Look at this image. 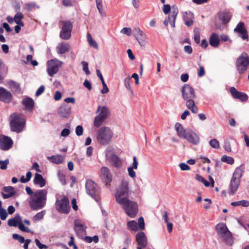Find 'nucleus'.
Returning a JSON list of instances; mask_svg holds the SVG:
<instances>
[{"label":"nucleus","mask_w":249,"mask_h":249,"mask_svg":"<svg viewBox=\"0 0 249 249\" xmlns=\"http://www.w3.org/2000/svg\"><path fill=\"white\" fill-rule=\"evenodd\" d=\"M34 183L39 186L40 187H43L45 186L46 182L41 174L36 173L34 179Z\"/></svg>","instance_id":"a878e982"},{"label":"nucleus","mask_w":249,"mask_h":249,"mask_svg":"<svg viewBox=\"0 0 249 249\" xmlns=\"http://www.w3.org/2000/svg\"><path fill=\"white\" fill-rule=\"evenodd\" d=\"M240 180L237 178H234L232 177L231 179V183L230 185V192L229 194L233 195L235 192L237 190L239 184H240Z\"/></svg>","instance_id":"5701e85b"},{"label":"nucleus","mask_w":249,"mask_h":249,"mask_svg":"<svg viewBox=\"0 0 249 249\" xmlns=\"http://www.w3.org/2000/svg\"><path fill=\"white\" fill-rule=\"evenodd\" d=\"M215 230L218 234H220L225 239H229L231 237V233L228 230L226 224L224 223H218L215 227Z\"/></svg>","instance_id":"9b49d317"},{"label":"nucleus","mask_w":249,"mask_h":249,"mask_svg":"<svg viewBox=\"0 0 249 249\" xmlns=\"http://www.w3.org/2000/svg\"><path fill=\"white\" fill-rule=\"evenodd\" d=\"M45 90V87L43 85L40 86L36 91V95L38 96L41 95Z\"/></svg>","instance_id":"338daca9"},{"label":"nucleus","mask_w":249,"mask_h":249,"mask_svg":"<svg viewBox=\"0 0 249 249\" xmlns=\"http://www.w3.org/2000/svg\"><path fill=\"white\" fill-rule=\"evenodd\" d=\"M9 161L8 159H6L4 161H0V169L1 170H5L7 169V165L9 164Z\"/></svg>","instance_id":"4d7b16f0"},{"label":"nucleus","mask_w":249,"mask_h":249,"mask_svg":"<svg viewBox=\"0 0 249 249\" xmlns=\"http://www.w3.org/2000/svg\"><path fill=\"white\" fill-rule=\"evenodd\" d=\"M196 179L198 181L202 182L206 187H208L210 186V182L207 181L203 177L199 175H196Z\"/></svg>","instance_id":"49530a36"},{"label":"nucleus","mask_w":249,"mask_h":249,"mask_svg":"<svg viewBox=\"0 0 249 249\" xmlns=\"http://www.w3.org/2000/svg\"><path fill=\"white\" fill-rule=\"evenodd\" d=\"M244 170L245 166L244 164H242L239 167H237L233 174L232 177L234 178H237L240 180V178L244 172Z\"/></svg>","instance_id":"7c9ffc66"},{"label":"nucleus","mask_w":249,"mask_h":249,"mask_svg":"<svg viewBox=\"0 0 249 249\" xmlns=\"http://www.w3.org/2000/svg\"><path fill=\"white\" fill-rule=\"evenodd\" d=\"M3 191L5 192V193H2L1 194L3 198L4 199L12 197V196L15 195L16 193L14 187L12 186H7L3 187Z\"/></svg>","instance_id":"393cba45"},{"label":"nucleus","mask_w":249,"mask_h":249,"mask_svg":"<svg viewBox=\"0 0 249 249\" xmlns=\"http://www.w3.org/2000/svg\"><path fill=\"white\" fill-rule=\"evenodd\" d=\"M22 105L24 106V109L29 111H32L35 106L33 99L30 97H26L22 101Z\"/></svg>","instance_id":"4be33fe9"},{"label":"nucleus","mask_w":249,"mask_h":249,"mask_svg":"<svg viewBox=\"0 0 249 249\" xmlns=\"http://www.w3.org/2000/svg\"><path fill=\"white\" fill-rule=\"evenodd\" d=\"M8 216V213L5 209L2 208H0V218L2 220H4L6 219Z\"/></svg>","instance_id":"3c124183"},{"label":"nucleus","mask_w":249,"mask_h":249,"mask_svg":"<svg viewBox=\"0 0 249 249\" xmlns=\"http://www.w3.org/2000/svg\"><path fill=\"white\" fill-rule=\"evenodd\" d=\"M10 118L11 131L18 133L21 132L25 126V120L15 114H12Z\"/></svg>","instance_id":"39448f33"},{"label":"nucleus","mask_w":249,"mask_h":249,"mask_svg":"<svg viewBox=\"0 0 249 249\" xmlns=\"http://www.w3.org/2000/svg\"><path fill=\"white\" fill-rule=\"evenodd\" d=\"M100 110V112L98 116H99L106 120L110 114L109 109L106 106L101 107L100 106H99L97 112H99Z\"/></svg>","instance_id":"bb28decb"},{"label":"nucleus","mask_w":249,"mask_h":249,"mask_svg":"<svg viewBox=\"0 0 249 249\" xmlns=\"http://www.w3.org/2000/svg\"><path fill=\"white\" fill-rule=\"evenodd\" d=\"M26 178H25L24 176H22L20 178V181L22 183H26L30 181L32 177V173L30 171L26 173Z\"/></svg>","instance_id":"de8ad7c7"},{"label":"nucleus","mask_w":249,"mask_h":249,"mask_svg":"<svg viewBox=\"0 0 249 249\" xmlns=\"http://www.w3.org/2000/svg\"><path fill=\"white\" fill-rule=\"evenodd\" d=\"M12 237L14 239L18 240L20 243H23L25 241L24 238L18 234L14 233L13 234Z\"/></svg>","instance_id":"864d4df0"},{"label":"nucleus","mask_w":249,"mask_h":249,"mask_svg":"<svg viewBox=\"0 0 249 249\" xmlns=\"http://www.w3.org/2000/svg\"><path fill=\"white\" fill-rule=\"evenodd\" d=\"M87 226L84 222L75 219L74 222V230L76 235L81 239H83L86 235Z\"/></svg>","instance_id":"9d476101"},{"label":"nucleus","mask_w":249,"mask_h":249,"mask_svg":"<svg viewBox=\"0 0 249 249\" xmlns=\"http://www.w3.org/2000/svg\"><path fill=\"white\" fill-rule=\"evenodd\" d=\"M239 34H240V36L243 40H247V41L249 40V36L246 29L242 31V32H240Z\"/></svg>","instance_id":"5fc2aeb1"},{"label":"nucleus","mask_w":249,"mask_h":249,"mask_svg":"<svg viewBox=\"0 0 249 249\" xmlns=\"http://www.w3.org/2000/svg\"><path fill=\"white\" fill-rule=\"evenodd\" d=\"M230 91L234 98L238 99L242 102L246 101L248 99V96L245 93L238 91L234 87H231Z\"/></svg>","instance_id":"6ab92c4d"},{"label":"nucleus","mask_w":249,"mask_h":249,"mask_svg":"<svg viewBox=\"0 0 249 249\" xmlns=\"http://www.w3.org/2000/svg\"><path fill=\"white\" fill-rule=\"evenodd\" d=\"M71 107L67 105H63L58 109V113L63 118H68L71 114Z\"/></svg>","instance_id":"aec40b11"},{"label":"nucleus","mask_w":249,"mask_h":249,"mask_svg":"<svg viewBox=\"0 0 249 249\" xmlns=\"http://www.w3.org/2000/svg\"><path fill=\"white\" fill-rule=\"evenodd\" d=\"M245 29L244 23L243 22H240L234 29V31L239 33Z\"/></svg>","instance_id":"8fccbe9b"},{"label":"nucleus","mask_w":249,"mask_h":249,"mask_svg":"<svg viewBox=\"0 0 249 249\" xmlns=\"http://www.w3.org/2000/svg\"><path fill=\"white\" fill-rule=\"evenodd\" d=\"M62 65V62L58 59H53L49 60L47 62V72L48 74L50 76H53L58 71Z\"/></svg>","instance_id":"1a4fd4ad"},{"label":"nucleus","mask_w":249,"mask_h":249,"mask_svg":"<svg viewBox=\"0 0 249 249\" xmlns=\"http://www.w3.org/2000/svg\"><path fill=\"white\" fill-rule=\"evenodd\" d=\"M236 70L240 74L246 72L249 67V55L246 52H243L236 59L235 62Z\"/></svg>","instance_id":"7ed1b4c3"},{"label":"nucleus","mask_w":249,"mask_h":249,"mask_svg":"<svg viewBox=\"0 0 249 249\" xmlns=\"http://www.w3.org/2000/svg\"><path fill=\"white\" fill-rule=\"evenodd\" d=\"M23 18L24 16L22 13L20 12H18L14 16V21L18 25L23 27L24 24L21 20Z\"/></svg>","instance_id":"f704fd0d"},{"label":"nucleus","mask_w":249,"mask_h":249,"mask_svg":"<svg viewBox=\"0 0 249 249\" xmlns=\"http://www.w3.org/2000/svg\"><path fill=\"white\" fill-rule=\"evenodd\" d=\"M128 182L123 181L115 194L116 201L122 206L128 216L133 218L138 212V205L135 201L128 199Z\"/></svg>","instance_id":"f257e3e1"},{"label":"nucleus","mask_w":249,"mask_h":249,"mask_svg":"<svg viewBox=\"0 0 249 249\" xmlns=\"http://www.w3.org/2000/svg\"><path fill=\"white\" fill-rule=\"evenodd\" d=\"M81 64L83 66V70L87 74H89V71L88 68V63L86 61H82Z\"/></svg>","instance_id":"13d9d810"},{"label":"nucleus","mask_w":249,"mask_h":249,"mask_svg":"<svg viewBox=\"0 0 249 249\" xmlns=\"http://www.w3.org/2000/svg\"><path fill=\"white\" fill-rule=\"evenodd\" d=\"M69 203L68 198L66 196H60L56 201V209L60 213H68L70 210Z\"/></svg>","instance_id":"0eeeda50"},{"label":"nucleus","mask_w":249,"mask_h":249,"mask_svg":"<svg viewBox=\"0 0 249 249\" xmlns=\"http://www.w3.org/2000/svg\"><path fill=\"white\" fill-rule=\"evenodd\" d=\"M75 133L78 136H81L83 133V128L82 126L78 125L75 129Z\"/></svg>","instance_id":"680f3d73"},{"label":"nucleus","mask_w":249,"mask_h":249,"mask_svg":"<svg viewBox=\"0 0 249 249\" xmlns=\"http://www.w3.org/2000/svg\"><path fill=\"white\" fill-rule=\"evenodd\" d=\"M86 189L87 194L91 196L97 202H99L100 198V189L97 185L91 180H88L86 183Z\"/></svg>","instance_id":"423d86ee"},{"label":"nucleus","mask_w":249,"mask_h":249,"mask_svg":"<svg viewBox=\"0 0 249 249\" xmlns=\"http://www.w3.org/2000/svg\"><path fill=\"white\" fill-rule=\"evenodd\" d=\"M99 177L106 185H109L111 181V176L109 169L107 167H102L99 172Z\"/></svg>","instance_id":"4468645a"},{"label":"nucleus","mask_w":249,"mask_h":249,"mask_svg":"<svg viewBox=\"0 0 249 249\" xmlns=\"http://www.w3.org/2000/svg\"><path fill=\"white\" fill-rule=\"evenodd\" d=\"M35 242L36 246L39 248V249H47L48 247L44 244H42L39 240L37 239H35Z\"/></svg>","instance_id":"e2e57ef3"},{"label":"nucleus","mask_w":249,"mask_h":249,"mask_svg":"<svg viewBox=\"0 0 249 249\" xmlns=\"http://www.w3.org/2000/svg\"><path fill=\"white\" fill-rule=\"evenodd\" d=\"M12 95L11 93L5 89L0 87V101L5 103L11 102Z\"/></svg>","instance_id":"a211bd4d"},{"label":"nucleus","mask_w":249,"mask_h":249,"mask_svg":"<svg viewBox=\"0 0 249 249\" xmlns=\"http://www.w3.org/2000/svg\"><path fill=\"white\" fill-rule=\"evenodd\" d=\"M105 120V119L99 116H96L94 119V125L96 127H100L103 124Z\"/></svg>","instance_id":"ea45409f"},{"label":"nucleus","mask_w":249,"mask_h":249,"mask_svg":"<svg viewBox=\"0 0 249 249\" xmlns=\"http://www.w3.org/2000/svg\"><path fill=\"white\" fill-rule=\"evenodd\" d=\"M21 217L19 214H17L15 215V217L13 218L9 219L8 220V225L9 226L12 227H16L19 221H20Z\"/></svg>","instance_id":"e433bc0d"},{"label":"nucleus","mask_w":249,"mask_h":249,"mask_svg":"<svg viewBox=\"0 0 249 249\" xmlns=\"http://www.w3.org/2000/svg\"><path fill=\"white\" fill-rule=\"evenodd\" d=\"M112 136L111 130L108 127L104 126L98 132L97 140L99 144L105 145L110 142Z\"/></svg>","instance_id":"20e7f679"},{"label":"nucleus","mask_w":249,"mask_h":249,"mask_svg":"<svg viewBox=\"0 0 249 249\" xmlns=\"http://www.w3.org/2000/svg\"><path fill=\"white\" fill-rule=\"evenodd\" d=\"M7 83L9 88L14 91L16 92H19L20 91V85L19 83L13 80L8 81Z\"/></svg>","instance_id":"4c0bfd02"},{"label":"nucleus","mask_w":249,"mask_h":249,"mask_svg":"<svg viewBox=\"0 0 249 249\" xmlns=\"http://www.w3.org/2000/svg\"><path fill=\"white\" fill-rule=\"evenodd\" d=\"M47 191L45 189L38 190L31 196L29 204L33 210H38L42 209L45 205L47 200Z\"/></svg>","instance_id":"f03ea898"},{"label":"nucleus","mask_w":249,"mask_h":249,"mask_svg":"<svg viewBox=\"0 0 249 249\" xmlns=\"http://www.w3.org/2000/svg\"><path fill=\"white\" fill-rule=\"evenodd\" d=\"M162 10L164 13L167 15L169 13L171 10V6L169 4H164L163 5Z\"/></svg>","instance_id":"0e129e2a"},{"label":"nucleus","mask_w":249,"mask_h":249,"mask_svg":"<svg viewBox=\"0 0 249 249\" xmlns=\"http://www.w3.org/2000/svg\"><path fill=\"white\" fill-rule=\"evenodd\" d=\"M178 13V9L176 5L172 6L171 14L169 16L167 19L164 21V24L165 26H167L168 23H170L171 26L174 28L175 27V21L176 17Z\"/></svg>","instance_id":"ddd939ff"},{"label":"nucleus","mask_w":249,"mask_h":249,"mask_svg":"<svg viewBox=\"0 0 249 249\" xmlns=\"http://www.w3.org/2000/svg\"><path fill=\"white\" fill-rule=\"evenodd\" d=\"M18 225L19 229L21 231L27 232H29L30 231V230L28 228H26L24 226V224L21 221V218L20 219V221H19Z\"/></svg>","instance_id":"603ef678"},{"label":"nucleus","mask_w":249,"mask_h":249,"mask_svg":"<svg viewBox=\"0 0 249 249\" xmlns=\"http://www.w3.org/2000/svg\"><path fill=\"white\" fill-rule=\"evenodd\" d=\"M58 53L62 54L68 52L70 50V46L68 44L61 42L56 47Z\"/></svg>","instance_id":"cd10ccee"},{"label":"nucleus","mask_w":249,"mask_h":249,"mask_svg":"<svg viewBox=\"0 0 249 249\" xmlns=\"http://www.w3.org/2000/svg\"><path fill=\"white\" fill-rule=\"evenodd\" d=\"M48 159L53 163L55 164H60L63 162L64 158L62 156L59 155L56 156H52L48 157Z\"/></svg>","instance_id":"c9c22d12"},{"label":"nucleus","mask_w":249,"mask_h":249,"mask_svg":"<svg viewBox=\"0 0 249 249\" xmlns=\"http://www.w3.org/2000/svg\"><path fill=\"white\" fill-rule=\"evenodd\" d=\"M13 144V142L10 137L4 135L0 136V149L2 150L10 149Z\"/></svg>","instance_id":"2eb2a0df"},{"label":"nucleus","mask_w":249,"mask_h":249,"mask_svg":"<svg viewBox=\"0 0 249 249\" xmlns=\"http://www.w3.org/2000/svg\"><path fill=\"white\" fill-rule=\"evenodd\" d=\"M39 7L36 5V3H28L25 4L24 9L27 11H30L36 8H38Z\"/></svg>","instance_id":"37998d69"},{"label":"nucleus","mask_w":249,"mask_h":249,"mask_svg":"<svg viewBox=\"0 0 249 249\" xmlns=\"http://www.w3.org/2000/svg\"><path fill=\"white\" fill-rule=\"evenodd\" d=\"M175 127L177 132L178 135L179 137L184 138L187 132H186L185 130L183 128L181 124L178 123H177L176 124Z\"/></svg>","instance_id":"2f4dec72"},{"label":"nucleus","mask_w":249,"mask_h":249,"mask_svg":"<svg viewBox=\"0 0 249 249\" xmlns=\"http://www.w3.org/2000/svg\"><path fill=\"white\" fill-rule=\"evenodd\" d=\"M194 99H189L185 100L186 101V105L188 108L190 109L193 113H197L198 112V108L195 105Z\"/></svg>","instance_id":"c756f323"},{"label":"nucleus","mask_w":249,"mask_h":249,"mask_svg":"<svg viewBox=\"0 0 249 249\" xmlns=\"http://www.w3.org/2000/svg\"><path fill=\"white\" fill-rule=\"evenodd\" d=\"M221 160L223 162H226L228 164H232L234 163V160L233 158L231 157H228L226 155H224L221 158Z\"/></svg>","instance_id":"a18cd8bd"},{"label":"nucleus","mask_w":249,"mask_h":249,"mask_svg":"<svg viewBox=\"0 0 249 249\" xmlns=\"http://www.w3.org/2000/svg\"><path fill=\"white\" fill-rule=\"evenodd\" d=\"M231 205L234 207L241 206L242 207H249V201L246 200H242L238 201L232 202Z\"/></svg>","instance_id":"58836bf2"},{"label":"nucleus","mask_w":249,"mask_h":249,"mask_svg":"<svg viewBox=\"0 0 249 249\" xmlns=\"http://www.w3.org/2000/svg\"><path fill=\"white\" fill-rule=\"evenodd\" d=\"M205 74V71L204 70V67L202 66H199V69L198 71V77H202Z\"/></svg>","instance_id":"69168bd1"},{"label":"nucleus","mask_w":249,"mask_h":249,"mask_svg":"<svg viewBox=\"0 0 249 249\" xmlns=\"http://www.w3.org/2000/svg\"><path fill=\"white\" fill-rule=\"evenodd\" d=\"M183 19L185 21V24L190 27L194 23L193 19L194 18L193 13L191 12H185L183 15Z\"/></svg>","instance_id":"b1692460"},{"label":"nucleus","mask_w":249,"mask_h":249,"mask_svg":"<svg viewBox=\"0 0 249 249\" xmlns=\"http://www.w3.org/2000/svg\"><path fill=\"white\" fill-rule=\"evenodd\" d=\"M136 241L139 247L142 249L145 248L147 245V239L143 231H139L136 234Z\"/></svg>","instance_id":"f3484780"},{"label":"nucleus","mask_w":249,"mask_h":249,"mask_svg":"<svg viewBox=\"0 0 249 249\" xmlns=\"http://www.w3.org/2000/svg\"><path fill=\"white\" fill-rule=\"evenodd\" d=\"M211 146L215 149H218L220 147L219 142L216 139H212L209 142Z\"/></svg>","instance_id":"09e8293b"},{"label":"nucleus","mask_w":249,"mask_h":249,"mask_svg":"<svg viewBox=\"0 0 249 249\" xmlns=\"http://www.w3.org/2000/svg\"><path fill=\"white\" fill-rule=\"evenodd\" d=\"M134 169H133L129 167L128 168V169H127L128 172V175L132 178H134L136 177V173L133 170Z\"/></svg>","instance_id":"774afa93"},{"label":"nucleus","mask_w":249,"mask_h":249,"mask_svg":"<svg viewBox=\"0 0 249 249\" xmlns=\"http://www.w3.org/2000/svg\"><path fill=\"white\" fill-rule=\"evenodd\" d=\"M138 225L140 230H143L145 228L144 219L142 217H140L138 219Z\"/></svg>","instance_id":"6e6d98bb"},{"label":"nucleus","mask_w":249,"mask_h":249,"mask_svg":"<svg viewBox=\"0 0 249 249\" xmlns=\"http://www.w3.org/2000/svg\"><path fill=\"white\" fill-rule=\"evenodd\" d=\"M231 17V14L227 12H222L219 14V18L224 24H226L230 21Z\"/></svg>","instance_id":"72a5a7b5"},{"label":"nucleus","mask_w":249,"mask_h":249,"mask_svg":"<svg viewBox=\"0 0 249 249\" xmlns=\"http://www.w3.org/2000/svg\"><path fill=\"white\" fill-rule=\"evenodd\" d=\"M87 39L89 42V44L90 46L93 47L94 48L96 49H98V45L97 42L92 39L90 34H87Z\"/></svg>","instance_id":"a19ab883"},{"label":"nucleus","mask_w":249,"mask_h":249,"mask_svg":"<svg viewBox=\"0 0 249 249\" xmlns=\"http://www.w3.org/2000/svg\"><path fill=\"white\" fill-rule=\"evenodd\" d=\"M107 158L113 166L117 168H119L122 166V160L119 157L114 153L107 154Z\"/></svg>","instance_id":"dca6fc26"},{"label":"nucleus","mask_w":249,"mask_h":249,"mask_svg":"<svg viewBox=\"0 0 249 249\" xmlns=\"http://www.w3.org/2000/svg\"><path fill=\"white\" fill-rule=\"evenodd\" d=\"M121 32L129 36L132 33V30L130 28L124 27L122 29V30L121 31Z\"/></svg>","instance_id":"052dcab7"},{"label":"nucleus","mask_w":249,"mask_h":249,"mask_svg":"<svg viewBox=\"0 0 249 249\" xmlns=\"http://www.w3.org/2000/svg\"><path fill=\"white\" fill-rule=\"evenodd\" d=\"M45 214V211H42L40 212L37 213L34 216L33 220L36 221L41 220L43 218Z\"/></svg>","instance_id":"c03bdc74"},{"label":"nucleus","mask_w":249,"mask_h":249,"mask_svg":"<svg viewBox=\"0 0 249 249\" xmlns=\"http://www.w3.org/2000/svg\"><path fill=\"white\" fill-rule=\"evenodd\" d=\"M133 33L136 39L139 42V44L142 45L140 40L144 36H145V35L139 28H134Z\"/></svg>","instance_id":"473e14b6"},{"label":"nucleus","mask_w":249,"mask_h":249,"mask_svg":"<svg viewBox=\"0 0 249 249\" xmlns=\"http://www.w3.org/2000/svg\"><path fill=\"white\" fill-rule=\"evenodd\" d=\"M184 139L194 144H197L199 142V137L192 131L187 132Z\"/></svg>","instance_id":"412c9836"},{"label":"nucleus","mask_w":249,"mask_h":249,"mask_svg":"<svg viewBox=\"0 0 249 249\" xmlns=\"http://www.w3.org/2000/svg\"><path fill=\"white\" fill-rule=\"evenodd\" d=\"M61 23L62 27L60 32V37L64 40L69 39L71 36L72 23L69 20H62Z\"/></svg>","instance_id":"6e6552de"},{"label":"nucleus","mask_w":249,"mask_h":249,"mask_svg":"<svg viewBox=\"0 0 249 249\" xmlns=\"http://www.w3.org/2000/svg\"><path fill=\"white\" fill-rule=\"evenodd\" d=\"M127 225L128 227L132 231H137L138 230L137 223L134 220L128 222Z\"/></svg>","instance_id":"79ce46f5"},{"label":"nucleus","mask_w":249,"mask_h":249,"mask_svg":"<svg viewBox=\"0 0 249 249\" xmlns=\"http://www.w3.org/2000/svg\"><path fill=\"white\" fill-rule=\"evenodd\" d=\"M182 96L184 100L194 99L196 98L194 89L188 84H185L181 90Z\"/></svg>","instance_id":"f8f14e48"},{"label":"nucleus","mask_w":249,"mask_h":249,"mask_svg":"<svg viewBox=\"0 0 249 249\" xmlns=\"http://www.w3.org/2000/svg\"><path fill=\"white\" fill-rule=\"evenodd\" d=\"M219 42L218 35L216 33L212 34L209 39L210 44L213 47H217L219 46Z\"/></svg>","instance_id":"c85d7f7f"},{"label":"nucleus","mask_w":249,"mask_h":249,"mask_svg":"<svg viewBox=\"0 0 249 249\" xmlns=\"http://www.w3.org/2000/svg\"><path fill=\"white\" fill-rule=\"evenodd\" d=\"M138 161L137 160V157L134 156L133 157V162L132 163V165L129 167L132 168L134 169H137L138 168Z\"/></svg>","instance_id":"bf43d9fd"}]
</instances>
